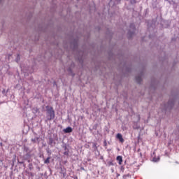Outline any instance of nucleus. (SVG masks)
<instances>
[{
	"label": "nucleus",
	"mask_w": 179,
	"mask_h": 179,
	"mask_svg": "<svg viewBox=\"0 0 179 179\" xmlns=\"http://www.w3.org/2000/svg\"><path fill=\"white\" fill-rule=\"evenodd\" d=\"M74 179H78V177L77 176H76L74 177Z\"/></svg>",
	"instance_id": "nucleus-35"
},
{
	"label": "nucleus",
	"mask_w": 179,
	"mask_h": 179,
	"mask_svg": "<svg viewBox=\"0 0 179 179\" xmlns=\"http://www.w3.org/2000/svg\"><path fill=\"white\" fill-rule=\"evenodd\" d=\"M20 54H17L15 62H20Z\"/></svg>",
	"instance_id": "nucleus-25"
},
{
	"label": "nucleus",
	"mask_w": 179,
	"mask_h": 179,
	"mask_svg": "<svg viewBox=\"0 0 179 179\" xmlns=\"http://www.w3.org/2000/svg\"><path fill=\"white\" fill-rule=\"evenodd\" d=\"M143 73H141L140 75H138V76H136L135 77V79H136V82L138 84H141V82H142V76H143Z\"/></svg>",
	"instance_id": "nucleus-9"
},
{
	"label": "nucleus",
	"mask_w": 179,
	"mask_h": 179,
	"mask_svg": "<svg viewBox=\"0 0 179 179\" xmlns=\"http://www.w3.org/2000/svg\"><path fill=\"white\" fill-rule=\"evenodd\" d=\"M141 149H138V152H140Z\"/></svg>",
	"instance_id": "nucleus-40"
},
{
	"label": "nucleus",
	"mask_w": 179,
	"mask_h": 179,
	"mask_svg": "<svg viewBox=\"0 0 179 179\" xmlns=\"http://www.w3.org/2000/svg\"><path fill=\"white\" fill-rule=\"evenodd\" d=\"M105 130L106 131V132H108V134H109L110 129H109L108 127H105Z\"/></svg>",
	"instance_id": "nucleus-27"
},
{
	"label": "nucleus",
	"mask_w": 179,
	"mask_h": 179,
	"mask_svg": "<svg viewBox=\"0 0 179 179\" xmlns=\"http://www.w3.org/2000/svg\"><path fill=\"white\" fill-rule=\"evenodd\" d=\"M18 163H20V164H24V166H25L24 162H23V161L20 162V161L18 160Z\"/></svg>",
	"instance_id": "nucleus-33"
},
{
	"label": "nucleus",
	"mask_w": 179,
	"mask_h": 179,
	"mask_svg": "<svg viewBox=\"0 0 179 179\" xmlns=\"http://www.w3.org/2000/svg\"><path fill=\"white\" fill-rule=\"evenodd\" d=\"M103 146H105V147L107 146V141H106V139H105V140L103 141Z\"/></svg>",
	"instance_id": "nucleus-28"
},
{
	"label": "nucleus",
	"mask_w": 179,
	"mask_h": 179,
	"mask_svg": "<svg viewBox=\"0 0 179 179\" xmlns=\"http://www.w3.org/2000/svg\"><path fill=\"white\" fill-rule=\"evenodd\" d=\"M81 170H85L84 167H81Z\"/></svg>",
	"instance_id": "nucleus-38"
},
{
	"label": "nucleus",
	"mask_w": 179,
	"mask_h": 179,
	"mask_svg": "<svg viewBox=\"0 0 179 179\" xmlns=\"http://www.w3.org/2000/svg\"><path fill=\"white\" fill-rule=\"evenodd\" d=\"M130 3H131V5H134L136 3V0H130Z\"/></svg>",
	"instance_id": "nucleus-26"
},
{
	"label": "nucleus",
	"mask_w": 179,
	"mask_h": 179,
	"mask_svg": "<svg viewBox=\"0 0 179 179\" xmlns=\"http://www.w3.org/2000/svg\"><path fill=\"white\" fill-rule=\"evenodd\" d=\"M100 156V152L99 150V146H97V150L95 152V157L98 159Z\"/></svg>",
	"instance_id": "nucleus-18"
},
{
	"label": "nucleus",
	"mask_w": 179,
	"mask_h": 179,
	"mask_svg": "<svg viewBox=\"0 0 179 179\" xmlns=\"http://www.w3.org/2000/svg\"><path fill=\"white\" fill-rule=\"evenodd\" d=\"M80 62H81V64H83V61H80Z\"/></svg>",
	"instance_id": "nucleus-37"
},
{
	"label": "nucleus",
	"mask_w": 179,
	"mask_h": 179,
	"mask_svg": "<svg viewBox=\"0 0 179 179\" xmlns=\"http://www.w3.org/2000/svg\"><path fill=\"white\" fill-rule=\"evenodd\" d=\"M115 163H114L113 160H110V162H108L107 166L110 167V166H115Z\"/></svg>",
	"instance_id": "nucleus-20"
},
{
	"label": "nucleus",
	"mask_w": 179,
	"mask_h": 179,
	"mask_svg": "<svg viewBox=\"0 0 179 179\" xmlns=\"http://www.w3.org/2000/svg\"><path fill=\"white\" fill-rule=\"evenodd\" d=\"M28 174H29V176H31V177H34V173H32L31 171H30L29 173H28Z\"/></svg>",
	"instance_id": "nucleus-29"
},
{
	"label": "nucleus",
	"mask_w": 179,
	"mask_h": 179,
	"mask_svg": "<svg viewBox=\"0 0 179 179\" xmlns=\"http://www.w3.org/2000/svg\"><path fill=\"white\" fill-rule=\"evenodd\" d=\"M1 1H3V0H0V3H1Z\"/></svg>",
	"instance_id": "nucleus-42"
},
{
	"label": "nucleus",
	"mask_w": 179,
	"mask_h": 179,
	"mask_svg": "<svg viewBox=\"0 0 179 179\" xmlns=\"http://www.w3.org/2000/svg\"><path fill=\"white\" fill-rule=\"evenodd\" d=\"M3 166V159H0V173L2 170Z\"/></svg>",
	"instance_id": "nucleus-22"
},
{
	"label": "nucleus",
	"mask_w": 179,
	"mask_h": 179,
	"mask_svg": "<svg viewBox=\"0 0 179 179\" xmlns=\"http://www.w3.org/2000/svg\"><path fill=\"white\" fill-rule=\"evenodd\" d=\"M117 1H121V0H117Z\"/></svg>",
	"instance_id": "nucleus-43"
},
{
	"label": "nucleus",
	"mask_w": 179,
	"mask_h": 179,
	"mask_svg": "<svg viewBox=\"0 0 179 179\" xmlns=\"http://www.w3.org/2000/svg\"><path fill=\"white\" fill-rule=\"evenodd\" d=\"M67 71H68V73H69V75H71V76H72L73 78H74V76H76V74L73 73V69H72L71 68H69V69H67Z\"/></svg>",
	"instance_id": "nucleus-14"
},
{
	"label": "nucleus",
	"mask_w": 179,
	"mask_h": 179,
	"mask_svg": "<svg viewBox=\"0 0 179 179\" xmlns=\"http://www.w3.org/2000/svg\"><path fill=\"white\" fill-rule=\"evenodd\" d=\"M151 156L152 157V162H154L155 163L160 161V156H155V152H153V153L151 154Z\"/></svg>",
	"instance_id": "nucleus-8"
},
{
	"label": "nucleus",
	"mask_w": 179,
	"mask_h": 179,
	"mask_svg": "<svg viewBox=\"0 0 179 179\" xmlns=\"http://www.w3.org/2000/svg\"><path fill=\"white\" fill-rule=\"evenodd\" d=\"M24 160H27V162H28V163H30L31 162V152L30 150V149H29L27 153L24 154Z\"/></svg>",
	"instance_id": "nucleus-4"
},
{
	"label": "nucleus",
	"mask_w": 179,
	"mask_h": 179,
	"mask_svg": "<svg viewBox=\"0 0 179 179\" xmlns=\"http://www.w3.org/2000/svg\"><path fill=\"white\" fill-rule=\"evenodd\" d=\"M34 135H35L34 138H31V142L32 143H38L39 145L41 141H40V136H37V134L36 132H34Z\"/></svg>",
	"instance_id": "nucleus-6"
},
{
	"label": "nucleus",
	"mask_w": 179,
	"mask_h": 179,
	"mask_svg": "<svg viewBox=\"0 0 179 179\" xmlns=\"http://www.w3.org/2000/svg\"><path fill=\"white\" fill-rule=\"evenodd\" d=\"M90 132H92L93 129H92V128H90Z\"/></svg>",
	"instance_id": "nucleus-36"
},
{
	"label": "nucleus",
	"mask_w": 179,
	"mask_h": 179,
	"mask_svg": "<svg viewBox=\"0 0 179 179\" xmlns=\"http://www.w3.org/2000/svg\"><path fill=\"white\" fill-rule=\"evenodd\" d=\"M2 94L6 95L7 94V92H6L5 89H3L2 90Z\"/></svg>",
	"instance_id": "nucleus-30"
},
{
	"label": "nucleus",
	"mask_w": 179,
	"mask_h": 179,
	"mask_svg": "<svg viewBox=\"0 0 179 179\" xmlns=\"http://www.w3.org/2000/svg\"><path fill=\"white\" fill-rule=\"evenodd\" d=\"M28 169H29L30 171H32V170H34L33 163H31V162H29L28 164Z\"/></svg>",
	"instance_id": "nucleus-19"
},
{
	"label": "nucleus",
	"mask_w": 179,
	"mask_h": 179,
	"mask_svg": "<svg viewBox=\"0 0 179 179\" xmlns=\"http://www.w3.org/2000/svg\"><path fill=\"white\" fill-rule=\"evenodd\" d=\"M71 46L73 47V50L76 51L78 49V40L76 38L71 43Z\"/></svg>",
	"instance_id": "nucleus-5"
},
{
	"label": "nucleus",
	"mask_w": 179,
	"mask_h": 179,
	"mask_svg": "<svg viewBox=\"0 0 179 179\" xmlns=\"http://www.w3.org/2000/svg\"><path fill=\"white\" fill-rule=\"evenodd\" d=\"M175 99H170L167 104H164V106L161 107L162 111H167V110H171L174 107Z\"/></svg>",
	"instance_id": "nucleus-2"
},
{
	"label": "nucleus",
	"mask_w": 179,
	"mask_h": 179,
	"mask_svg": "<svg viewBox=\"0 0 179 179\" xmlns=\"http://www.w3.org/2000/svg\"><path fill=\"white\" fill-rule=\"evenodd\" d=\"M45 164H49L50 163V157L48 156L47 159L44 161Z\"/></svg>",
	"instance_id": "nucleus-23"
},
{
	"label": "nucleus",
	"mask_w": 179,
	"mask_h": 179,
	"mask_svg": "<svg viewBox=\"0 0 179 179\" xmlns=\"http://www.w3.org/2000/svg\"><path fill=\"white\" fill-rule=\"evenodd\" d=\"M169 2L170 5H175L176 0H165Z\"/></svg>",
	"instance_id": "nucleus-24"
},
{
	"label": "nucleus",
	"mask_w": 179,
	"mask_h": 179,
	"mask_svg": "<svg viewBox=\"0 0 179 179\" xmlns=\"http://www.w3.org/2000/svg\"><path fill=\"white\" fill-rule=\"evenodd\" d=\"M61 171H60V173L61 174H63V177H66V170L65 169V167H59Z\"/></svg>",
	"instance_id": "nucleus-13"
},
{
	"label": "nucleus",
	"mask_w": 179,
	"mask_h": 179,
	"mask_svg": "<svg viewBox=\"0 0 179 179\" xmlns=\"http://www.w3.org/2000/svg\"><path fill=\"white\" fill-rule=\"evenodd\" d=\"M46 121H52L55 118V111L52 106H46Z\"/></svg>",
	"instance_id": "nucleus-1"
},
{
	"label": "nucleus",
	"mask_w": 179,
	"mask_h": 179,
	"mask_svg": "<svg viewBox=\"0 0 179 179\" xmlns=\"http://www.w3.org/2000/svg\"><path fill=\"white\" fill-rule=\"evenodd\" d=\"M0 145H3L2 142L0 143Z\"/></svg>",
	"instance_id": "nucleus-41"
},
{
	"label": "nucleus",
	"mask_w": 179,
	"mask_h": 179,
	"mask_svg": "<svg viewBox=\"0 0 179 179\" xmlns=\"http://www.w3.org/2000/svg\"><path fill=\"white\" fill-rule=\"evenodd\" d=\"M136 32V25L134 22H131L129 24V29L127 32V37L129 40H131L133 36H134Z\"/></svg>",
	"instance_id": "nucleus-3"
},
{
	"label": "nucleus",
	"mask_w": 179,
	"mask_h": 179,
	"mask_svg": "<svg viewBox=\"0 0 179 179\" xmlns=\"http://www.w3.org/2000/svg\"><path fill=\"white\" fill-rule=\"evenodd\" d=\"M29 148L28 146H24L23 150H24V154L27 153L29 152Z\"/></svg>",
	"instance_id": "nucleus-21"
},
{
	"label": "nucleus",
	"mask_w": 179,
	"mask_h": 179,
	"mask_svg": "<svg viewBox=\"0 0 179 179\" xmlns=\"http://www.w3.org/2000/svg\"><path fill=\"white\" fill-rule=\"evenodd\" d=\"M34 110L35 111V113H38V111H39V108H38V107H36L35 108H34Z\"/></svg>",
	"instance_id": "nucleus-31"
},
{
	"label": "nucleus",
	"mask_w": 179,
	"mask_h": 179,
	"mask_svg": "<svg viewBox=\"0 0 179 179\" xmlns=\"http://www.w3.org/2000/svg\"><path fill=\"white\" fill-rule=\"evenodd\" d=\"M92 129H97V125H94V127H92Z\"/></svg>",
	"instance_id": "nucleus-34"
},
{
	"label": "nucleus",
	"mask_w": 179,
	"mask_h": 179,
	"mask_svg": "<svg viewBox=\"0 0 179 179\" xmlns=\"http://www.w3.org/2000/svg\"><path fill=\"white\" fill-rule=\"evenodd\" d=\"M42 179H44V178H42Z\"/></svg>",
	"instance_id": "nucleus-46"
},
{
	"label": "nucleus",
	"mask_w": 179,
	"mask_h": 179,
	"mask_svg": "<svg viewBox=\"0 0 179 179\" xmlns=\"http://www.w3.org/2000/svg\"><path fill=\"white\" fill-rule=\"evenodd\" d=\"M141 156H142V153H140Z\"/></svg>",
	"instance_id": "nucleus-44"
},
{
	"label": "nucleus",
	"mask_w": 179,
	"mask_h": 179,
	"mask_svg": "<svg viewBox=\"0 0 179 179\" xmlns=\"http://www.w3.org/2000/svg\"><path fill=\"white\" fill-rule=\"evenodd\" d=\"M63 148H64V156H69V149H68V147H67L66 143H65V144L63 145Z\"/></svg>",
	"instance_id": "nucleus-10"
},
{
	"label": "nucleus",
	"mask_w": 179,
	"mask_h": 179,
	"mask_svg": "<svg viewBox=\"0 0 179 179\" xmlns=\"http://www.w3.org/2000/svg\"><path fill=\"white\" fill-rule=\"evenodd\" d=\"M128 72H130L131 69H127Z\"/></svg>",
	"instance_id": "nucleus-39"
},
{
	"label": "nucleus",
	"mask_w": 179,
	"mask_h": 179,
	"mask_svg": "<svg viewBox=\"0 0 179 179\" xmlns=\"http://www.w3.org/2000/svg\"><path fill=\"white\" fill-rule=\"evenodd\" d=\"M48 144L50 145L51 148H53L54 146H55L56 142L54 138H52V136L48 137Z\"/></svg>",
	"instance_id": "nucleus-7"
},
{
	"label": "nucleus",
	"mask_w": 179,
	"mask_h": 179,
	"mask_svg": "<svg viewBox=\"0 0 179 179\" xmlns=\"http://www.w3.org/2000/svg\"><path fill=\"white\" fill-rule=\"evenodd\" d=\"M46 152L48 155V157H50V159H51V155H52V150H50V148H48L46 149Z\"/></svg>",
	"instance_id": "nucleus-17"
},
{
	"label": "nucleus",
	"mask_w": 179,
	"mask_h": 179,
	"mask_svg": "<svg viewBox=\"0 0 179 179\" xmlns=\"http://www.w3.org/2000/svg\"><path fill=\"white\" fill-rule=\"evenodd\" d=\"M155 8H157V6H155Z\"/></svg>",
	"instance_id": "nucleus-45"
},
{
	"label": "nucleus",
	"mask_w": 179,
	"mask_h": 179,
	"mask_svg": "<svg viewBox=\"0 0 179 179\" xmlns=\"http://www.w3.org/2000/svg\"><path fill=\"white\" fill-rule=\"evenodd\" d=\"M92 148L96 153V152L98 150V146H97V143L96 142H94L92 143Z\"/></svg>",
	"instance_id": "nucleus-15"
},
{
	"label": "nucleus",
	"mask_w": 179,
	"mask_h": 179,
	"mask_svg": "<svg viewBox=\"0 0 179 179\" xmlns=\"http://www.w3.org/2000/svg\"><path fill=\"white\" fill-rule=\"evenodd\" d=\"M116 138L121 142V143H124V139L122 135V134H117Z\"/></svg>",
	"instance_id": "nucleus-12"
},
{
	"label": "nucleus",
	"mask_w": 179,
	"mask_h": 179,
	"mask_svg": "<svg viewBox=\"0 0 179 179\" xmlns=\"http://www.w3.org/2000/svg\"><path fill=\"white\" fill-rule=\"evenodd\" d=\"M116 159L119 162V164H122L123 159H122V156H117Z\"/></svg>",
	"instance_id": "nucleus-16"
},
{
	"label": "nucleus",
	"mask_w": 179,
	"mask_h": 179,
	"mask_svg": "<svg viewBox=\"0 0 179 179\" xmlns=\"http://www.w3.org/2000/svg\"><path fill=\"white\" fill-rule=\"evenodd\" d=\"M99 159L100 160H104V157L100 155Z\"/></svg>",
	"instance_id": "nucleus-32"
},
{
	"label": "nucleus",
	"mask_w": 179,
	"mask_h": 179,
	"mask_svg": "<svg viewBox=\"0 0 179 179\" xmlns=\"http://www.w3.org/2000/svg\"><path fill=\"white\" fill-rule=\"evenodd\" d=\"M63 131L64 132V134H71V132H73V128H71V127H67L66 128H64L63 129Z\"/></svg>",
	"instance_id": "nucleus-11"
}]
</instances>
